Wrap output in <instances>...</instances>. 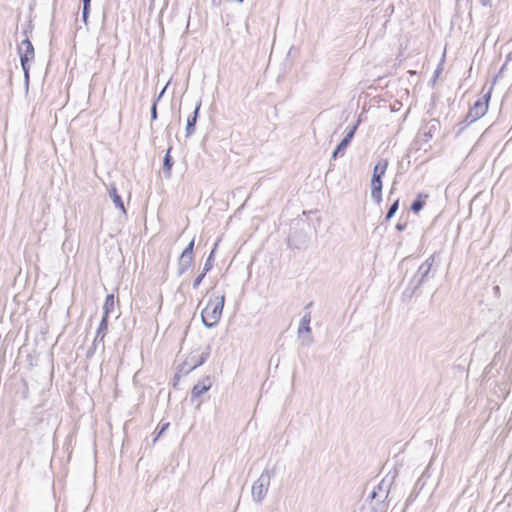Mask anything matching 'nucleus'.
Instances as JSON below:
<instances>
[{"mask_svg": "<svg viewBox=\"0 0 512 512\" xmlns=\"http://www.w3.org/2000/svg\"><path fill=\"white\" fill-rule=\"evenodd\" d=\"M225 302V296H217L210 299L201 312L203 324L207 328L214 327L220 320Z\"/></svg>", "mask_w": 512, "mask_h": 512, "instance_id": "nucleus-1", "label": "nucleus"}, {"mask_svg": "<svg viewBox=\"0 0 512 512\" xmlns=\"http://www.w3.org/2000/svg\"><path fill=\"white\" fill-rule=\"evenodd\" d=\"M275 475L274 469H264L258 479L253 483L251 489L252 499L256 503H261L269 490L272 477Z\"/></svg>", "mask_w": 512, "mask_h": 512, "instance_id": "nucleus-2", "label": "nucleus"}, {"mask_svg": "<svg viewBox=\"0 0 512 512\" xmlns=\"http://www.w3.org/2000/svg\"><path fill=\"white\" fill-rule=\"evenodd\" d=\"M388 167L387 160H380L373 169V175L371 179V197L377 203L380 204L382 201V177Z\"/></svg>", "mask_w": 512, "mask_h": 512, "instance_id": "nucleus-3", "label": "nucleus"}, {"mask_svg": "<svg viewBox=\"0 0 512 512\" xmlns=\"http://www.w3.org/2000/svg\"><path fill=\"white\" fill-rule=\"evenodd\" d=\"M434 261L435 257L434 255H431L426 259V261L422 265H420L414 277L411 279L409 283V286L411 287L410 296H412L415 293V291L419 289L427 281Z\"/></svg>", "mask_w": 512, "mask_h": 512, "instance_id": "nucleus-4", "label": "nucleus"}, {"mask_svg": "<svg viewBox=\"0 0 512 512\" xmlns=\"http://www.w3.org/2000/svg\"><path fill=\"white\" fill-rule=\"evenodd\" d=\"M18 53L20 56L21 66L24 72L25 82H29V62L34 59V47L29 39H25L21 42L18 47Z\"/></svg>", "mask_w": 512, "mask_h": 512, "instance_id": "nucleus-5", "label": "nucleus"}, {"mask_svg": "<svg viewBox=\"0 0 512 512\" xmlns=\"http://www.w3.org/2000/svg\"><path fill=\"white\" fill-rule=\"evenodd\" d=\"M490 99V92L485 94L482 99H478L470 108L464 120L465 125H469L481 117H483L488 110V102Z\"/></svg>", "mask_w": 512, "mask_h": 512, "instance_id": "nucleus-6", "label": "nucleus"}, {"mask_svg": "<svg viewBox=\"0 0 512 512\" xmlns=\"http://www.w3.org/2000/svg\"><path fill=\"white\" fill-rule=\"evenodd\" d=\"M193 247H194V239L190 241L187 247L181 253L178 260V272L179 274H183L186 272L193 263Z\"/></svg>", "mask_w": 512, "mask_h": 512, "instance_id": "nucleus-7", "label": "nucleus"}, {"mask_svg": "<svg viewBox=\"0 0 512 512\" xmlns=\"http://www.w3.org/2000/svg\"><path fill=\"white\" fill-rule=\"evenodd\" d=\"M357 127H358V122L355 125L348 128V131H347L345 137L341 140V142L337 145V147L335 148V150L332 153V158L334 160L337 159L338 157H342L345 154L346 148L348 147L351 140L353 139L355 132L357 130Z\"/></svg>", "mask_w": 512, "mask_h": 512, "instance_id": "nucleus-8", "label": "nucleus"}, {"mask_svg": "<svg viewBox=\"0 0 512 512\" xmlns=\"http://www.w3.org/2000/svg\"><path fill=\"white\" fill-rule=\"evenodd\" d=\"M107 329H108V320H106V317H102L100 324L98 326V329L96 331L95 339L93 341V345L95 347H97L98 344L104 342V338H105Z\"/></svg>", "mask_w": 512, "mask_h": 512, "instance_id": "nucleus-9", "label": "nucleus"}, {"mask_svg": "<svg viewBox=\"0 0 512 512\" xmlns=\"http://www.w3.org/2000/svg\"><path fill=\"white\" fill-rule=\"evenodd\" d=\"M200 107H201V102H197L196 106H195V109H194V112L192 115H190L187 119V123H186V135L187 136H190L194 133L195 131V124H196V121H197V117H198V113H199V110H200Z\"/></svg>", "mask_w": 512, "mask_h": 512, "instance_id": "nucleus-10", "label": "nucleus"}, {"mask_svg": "<svg viewBox=\"0 0 512 512\" xmlns=\"http://www.w3.org/2000/svg\"><path fill=\"white\" fill-rule=\"evenodd\" d=\"M212 385V382L210 381L209 378H206L200 382H198L197 384L194 385L193 389H192V397H200L202 394H204L205 392H207L210 387Z\"/></svg>", "mask_w": 512, "mask_h": 512, "instance_id": "nucleus-11", "label": "nucleus"}, {"mask_svg": "<svg viewBox=\"0 0 512 512\" xmlns=\"http://www.w3.org/2000/svg\"><path fill=\"white\" fill-rule=\"evenodd\" d=\"M109 196L112 198V201H113L115 207L120 209L123 214H126L124 202H123L121 196L118 194L115 186H111L109 188Z\"/></svg>", "mask_w": 512, "mask_h": 512, "instance_id": "nucleus-12", "label": "nucleus"}, {"mask_svg": "<svg viewBox=\"0 0 512 512\" xmlns=\"http://www.w3.org/2000/svg\"><path fill=\"white\" fill-rule=\"evenodd\" d=\"M310 321H311V316L309 313L305 314L302 317V319L300 321V326L298 328L299 336L303 335L304 333H306L307 335L311 334Z\"/></svg>", "mask_w": 512, "mask_h": 512, "instance_id": "nucleus-13", "label": "nucleus"}, {"mask_svg": "<svg viewBox=\"0 0 512 512\" xmlns=\"http://www.w3.org/2000/svg\"><path fill=\"white\" fill-rule=\"evenodd\" d=\"M113 309H114V295L113 294H109V295L106 296L105 301H104V305H103V310H104L103 317H106V320H108L109 313Z\"/></svg>", "mask_w": 512, "mask_h": 512, "instance_id": "nucleus-14", "label": "nucleus"}, {"mask_svg": "<svg viewBox=\"0 0 512 512\" xmlns=\"http://www.w3.org/2000/svg\"><path fill=\"white\" fill-rule=\"evenodd\" d=\"M428 196L427 195H422L420 194L411 204V210L414 212V213H418L420 212L424 205H425V200Z\"/></svg>", "mask_w": 512, "mask_h": 512, "instance_id": "nucleus-15", "label": "nucleus"}, {"mask_svg": "<svg viewBox=\"0 0 512 512\" xmlns=\"http://www.w3.org/2000/svg\"><path fill=\"white\" fill-rule=\"evenodd\" d=\"M82 21L87 24L88 23V17L90 13V4L91 0H82Z\"/></svg>", "mask_w": 512, "mask_h": 512, "instance_id": "nucleus-16", "label": "nucleus"}, {"mask_svg": "<svg viewBox=\"0 0 512 512\" xmlns=\"http://www.w3.org/2000/svg\"><path fill=\"white\" fill-rule=\"evenodd\" d=\"M440 128V124L437 120H431L429 122V131L425 133V136L431 138L433 133L436 132Z\"/></svg>", "mask_w": 512, "mask_h": 512, "instance_id": "nucleus-17", "label": "nucleus"}, {"mask_svg": "<svg viewBox=\"0 0 512 512\" xmlns=\"http://www.w3.org/2000/svg\"><path fill=\"white\" fill-rule=\"evenodd\" d=\"M169 153H170V149L166 152V154H165V156L163 158V163H162L163 167L165 169H167L168 171H170V169H171V167L173 165L172 158H171ZM169 176H170V172H168V177Z\"/></svg>", "mask_w": 512, "mask_h": 512, "instance_id": "nucleus-18", "label": "nucleus"}, {"mask_svg": "<svg viewBox=\"0 0 512 512\" xmlns=\"http://www.w3.org/2000/svg\"><path fill=\"white\" fill-rule=\"evenodd\" d=\"M399 207V199L395 200L392 205L389 207L388 212L386 214V220H390L395 213L397 212Z\"/></svg>", "mask_w": 512, "mask_h": 512, "instance_id": "nucleus-19", "label": "nucleus"}, {"mask_svg": "<svg viewBox=\"0 0 512 512\" xmlns=\"http://www.w3.org/2000/svg\"><path fill=\"white\" fill-rule=\"evenodd\" d=\"M214 250L215 249L212 250V252L210 253V256L208 257V259L206 260V262L204 264L202 272H205V274H207V272L210 271V269H212V267H213Z\"/></svg>", "mask_w": 512, "mask_h": 512, "instance_id": "nucleus-20", "label": "nucleus"}, {"mask_svg": "<svg viewBox=\"0 0 512 512\" xmlns=\"http://www.w3.org/2000/svg\"><path fill=\"white\" fill-rule=\"evenodd\" d=\"M158 101H160V94L158 96H155V99H154V102L152 104V107H151V118L152 120H156L157 119V103Z\"/></svg>", "mask_w": 512, "mask_h": 512, "instance_id": "nucleus-21", "label": "nucleus"}, {"mask_svg": "<svg viewBox=\"0 0 512 512\" xmlns=\"http://www.w3.org/2000/svg\"><path fill=\"white\" fill-rule=\"evenodd\" d=\"M208 355H209V352L202 353L200 356V359L191 364V369H194V368L200 366L201 364H203L204 361L206 360V358L208 357Z\"/></svg>", "mask_w": 512, "mask_h": 512, "instance_id": "nucleus-22", "label": "nucleus"}, {"mask_svg": "<svg viewBox=\"0 0 512 512\" xmlns=\"http://www.w3.org/2000/svg\"><path fill=\"white\" fill-rule=\"evenodd\" d=\"M379 492H383V493L385 494V497L387 496V491H386V490H384V489L382 488V485H381V484H379V485H378V491L374 489V490L371 492V494H370V498H371V499H375V498H377V497H378V495H379Z\"/></svg>", "mask_w": 512, "mask_h": 512, "instance_id": "nucleus-23", "label": "nucleus"}, {"mask_svg": "<svg viewBox=\"0 0 512 512\" xmlns=\"http://www.w3.org/2000/svg\"><path fill=\"white\" fill-rule=\"evenodd\" d=\"M205 272H202L200 275H198L195 280L193 281V288H198V286L201 284L202 280L205 277Z\"/></svg>", "mask_w": 512, "mask_h": 512, "instance_id": "nucleus-24", "label": "nucleus"}, {"mask_svg": "<svg viewBox=\"0 0 512 512\" xmlns=\"http://www.w3.org/2000/svg\"><path fill=\"white\" fill-rule=\"evenodd\" d=\"M154 442H156L159 438H160V430H158V426L155 428V431H154Z\"/></svg>", "mask_w": 512, "mask_h": 512, "instance_id": "nucleus-25", "label": "nucleus"}, {"mask_svg": "<svg viewBox=\"0 0 512 512\" xmlns=\"http://www.w3.org/2000/svg\"><path fill=\"white\" fill-rule=\"evenodd\" d=\"M96 349H97V347H95V346L92 344V347L88 350L87 356H88V357H91V356L94 354V352H95V350H96Z\"/></svg>", "mask_w": 512, "mask_h": 512, "instance_id": "nucleus-26", "label": "nucleus"}, {"mask_svg": "<svg viewBox=\"0 0 512 512\" xmlns=\"http://www.w3.org/2000/svg\"><path fill=\"white\" fill-rule=\"evenodd\" d=\"M168 426H169V423L162 424V428H161L162 433L167 429Z\"/></svg>", "mask_w": 512, "mask_h": 512, "instance_id": "nucleus-27", "label": "nucleus"}, {"mask_svg": "<svg viewBox=\"0 0 512 512\" xmlns=\"http://www.w3.org/2000/svg\"><path fill=\"white\" fill-rule=\"evenodd\" d=\"M396 228H397L398 230H400V231H401V230H403V229H404V225H402V224L398 223V224H397V226H396Z\"/></svg>", "mask_w": 512, "mask_h": 512, "instance_id": "nucleus-28", "label": "nucleus"}, {"mask_svg": "<svg viewBox=\"0 0 512 512\" xmlns=\"http://www.w3.org/2000/svg\"><path fill=\"white\" fill-rule=\"evenodd\" d=\"M481 3L486 6V5H489L490 3V0H481Z\"/></svg>", "mask_w": 512, "mask_h": 512, "instance_id": "nucleus-29", "label": "nucleus"}, {"mask_svg": "<svg viewBox=\"0 0 512 512\" xmlns=\"http://www.w3.org/2000/svg\"><path fill=\"white\" fill-rule=\"evenodd\" d=\"M494 291H495V293H496V294H498V293H499V291H500L499 286H495V287H494Z\"/></svg>", "mask_w": 512, "mask_h": 512, "instance_id": "nucleus-30", "label": "nucleus"}, {"mask_svg": "<svg viewBox=\"0 0 512 512\" xmlns=\"http://www.w3.org/2000/svg\"><path fill=\"white\" fill-rule=\"evenodd\" d=\"M167 86H168V84L164 88H162V90H161L162 96L164 95L165 90L167 89Z\"/></svg>", "mask_w": 512, "mask_h": 512, "instance_id": "nucleus-31", "label": "nucleus"}, {"mask_svg": "<svg viewBox=\"0 0 512 512\" xmlns=\"http://www.w3.org/2000/svg\"><path fill=\"white\" fill-rule=\"evenodd\" d=\"M154 6H155V0H152V3H151L150 8H151V9H153V8H154Z\"/></svg>", "mask_w": 512, "mask_h": 512, "instance_id": "nucleus-32", "label": "nucleus"}]
</instances>
